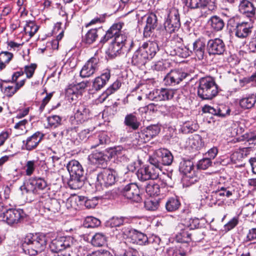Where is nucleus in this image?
<instances>
[{
  "instance_id": "obj_1",
  "label": "nucleus",
  "mask_w": 256,
  "mask_h": 256,
  "mask_svg": "<svg viewBox=\"0 0 256 256\" xmlns=\"http://www.w3.org/2000/svg\"><path fill=\"white\" fill-rule=\"evenodd\" d=\"M46 243V238L44 234L29 233L24 238L22 246L26 253L36 256L45 249Z\"/></svg>"
},
{
  "instance_id": "obj_2",
  "label": "nucleus",
  "mask_w": 256,
  "mask_h": 256,
  "mask_svg": "<svg viewBox=\"0 0 256 256\" xmlns=\"http://www.w3.org/2000/svg\"><path fill=\"white\" fill-rule=\"evenodd\" d=\"M218 92V86L213 78L206 76L198 80L197 94L201 99L212 100Z\"/></svg>"
},
{
  "instance_id": "obj_3",
  "label": "nucleus",
  "mask_w": 256,
  "mask_h": 256,
  "mask_svg": "<svg viewBox=\"0 0 256 256\" xmlns=\"http://www.w3.org/2000/svg\"><path fill=\"white\" fill-rule=\"evenodd\" d=\"M22 194L32 193L41 194L50 190L47 182L41 177H33L20 188Z\"/></svg>"
},
{
  "instance_id": "obj_4",
  "label": "nucleus",
  "mask_w": 256,
  "mask_h": 256,
  "mask_svg": "<svg viewBox=\"0 0 256 256\" xmlns=\"http://www.w3.org/2000/svg\"><path fill=\"white\" fill-rule=\"evenodd\" d=\"M116 172L110 168H104L94 176L96 178V187L98 190L102 186L108 187L114 184L116 182Z\"/></svg>"
},
{
  "instance_id": "obj_5",
  "label": "nucleus",
  "mask_w": 256,
  "mask_h": 256,
  "mask_svg": "<svg viewBox=\"0 0 256 256\" xmlns=\"http://www.w3.org/2000/svg\"><path fill=\"white\" fill-rule=\"evenodd\" d=\"M173 156L167 149L160 148L150 158V162L159 166L161 169L163 165L170 166L173 161Z\"/></svg>"
},
{
  "instance_id": "obj_6",
  "label": "nucleus",
  "mask_w": 256,
  "mask_h": 256,
  "mask_svg": "<svg viewBox=\"0 0 256 256\" xmlns=\"http://www.w3.org/2000/svg\"><path fill=\"white\" fill-rule=\"evenodd\" d=\"M164 24L166 30L170 34L174 32L179 30L180 22L178 9L172 8L168 10L167 18Z\"/></svg>"
},
{
  "instance_id": "obj_7",
  "label": "nucleus",
  "mask_w": 256,
  "mask_h": 256,
  "mask_svg": "<svg viewBox=\"0 0 256 256\" xmlns=\"http://www.w3.org/2000/svg\"><path fill=\"white\" fill-rule=\"evenodd\" d=\"M50 250L55 254L64 252L74 247V238L71 236H61L52 240L49 246Z\"/></svg>"
},
{
  "instance_id": "obj_8",
  "label": "nucleus",
  "mask_w": 256,
  "mask_h": 256,
  "mask_svg": "<svg viewBox=\"0 0 256 256\" xmlns=\"http://www.w3.org/2000/svg\"><path fill=\"white\" fill-rule=\"evenodd\" d=\"M26 214L20 208H8L3 212V220L10 226L22 222Z\"/></svg>"
},
{
  "instance_id": "obj_9",
  "label": "nucleus",
  "mask_w": 256,
  "mask_h": 256,
  "mask_svg": "<svg viewBox=\"0 0 256 256\" xmlns=\"http://www.w3.org/2000/svg\"><path fill=\"white\" fill-rule=\"evenodd\" d=\"M120 192L124 197L132 202H140L142 200L140 188L136 183L132 182L126 185Z\"/></svg>"
},
{
  "instance_id": "obj_10",
  "label": "nucleus",
  "mask_w": 256,
  "mask_h": 256,
  "mask_svg": "<svg viewBox=\"0 0 256 256\" xmlns=\"http://www.w3.org/2000/svg\"><path fill=\"white\" fill-rule=\"evenodd\" d=\"M44 134L43 132L40 131L35 132L22 140V149L28 152L36 150L44 140Z\"/></svg>"
},
{
  "instance_id": "obj_11",
  "label": "nucleus",
  "mask_w": 256,
  "mask_h": 256,
  "mask_svg": "<svg viewBox=\"0 0 256 256\" xmlns=\"http://www.w3.org/2000/svg\"><path fill=\"white\" fill-rule=\"evenodd\" d=\"M99 66L100 58L96 53L82 66L80 72V76L86 78L92 76L98 70Z\"/></svg>"
},
{
  "instance_id": "obj_12",
  "label": "nucleus",
  "mask_w": 256,
  "mask_h": 256,
  "mask_svg": "<svg viewBox=\"0 0 256 256\" xmlns=\"http://www.w3.org/2000/svg\"><path fill=\"white\" fill-rule=\"evenodd\" d=\"M207 50L210 56H223L226 53V46L220 38L211 39L207 43Z\"/></svg>"
},
{
  "instance_id": "obj_13",
  "label": "nucleus",
  "mask_w": 256,
  "mask_h": 256,
  "mask_svg": "<svg viewBox=\"0 0 256 256\" xmlns=\"http://www.w3.org/2000/svg\"><path fill=\"white\" fill-rule=\"evenodd\" d=\"M130 232L131 234L130 237L132 242L136 244L145 246L152 243L154 242H156V243H159L160 242V238L156 236H152L148 238L144 234L135 230L132 232L130 231Z\"/></svg>"
},
{
  "instance_id": "obj_14",
  "label": "nucleus",
  "mask_w": 256,
  "mask_h": 256,
  "mask_svg": "<svg viewBox=\"0 0 256 256\" xmlns=\"http://www.w3.org/2000/svg\"><path fill=\"white\" fill-rule=\"evenodd\" d=\"M188 76L187 72L182 70H172L165 76L164 82L166 86H174L179 84Z\"/></svg>"
},
{
  "instance_id": "obj_15",
  "label": "nucleus",
  "mask_w": 256,
  "mask_h": 256,
  "mask_svg": "<svg viewBox=\"0 0 256 256\" xmlns=\"http://www.w3.org/2000/svg\"><path fill=\"white\" fill-rule=\"evenodd\" d=\"M254 22V20H249L237 23L234 29L235 36L240 38L248 37L252 34Z\"/></svg>"
},
{
  "instance_id": "obj_16",
  "label": "nucleus",
  "mask_w": 256,
  "mask_h": 256,
  "mask_svg": "<svg viewBox=\"0 0 256 256\" xmlns=\"http://www.w3.org/2000/svg\"><path fill=\"white\" fill-rule=\"evenodd\" d=\"M110 142V138L106 132H100L91 136L89 140L90 148H102Z\"/></svg>"
},
{
  "instance_id": "obj_17",
  "label": "nucleus",
  "mask_w": 256,
  "mask_h": 256,
  "mask_svg": "<svg viewBox=\"0 0 256 256\" xmlns=\"http://www.w3.org/2000/svg\"><path fill=\"white\" fill-rule=\"evenodd\" d=\"M204 236L202 232L199 230L194 232L193 234L188 232L186 230H182L177 236V238L178 242H180L188 243L190 241L200 242L204 239Z\"/></svg>"
},
{
  "instance_id": "obj_18",
  "label": "nucleus",
  "mask_w": 256,
  "mask_h": 256,
  "mask_svg": "<svg viewBox=\"0 0 256 256\" xmlns=\"http://www.w3.org/2000/svg\"><path fill=\"white\" fill-rule=\"evenodd\" d=\"M238 10L240 13L248 18L249 20H254L256 8L252 2L248 0H240Z\"/></svg>"
},
{
  "instance_id": "obj_19",
  "label": "nucleus",
  "mask_w": 256,
  "mask_h": 256,
  "mask_svg": "<svg viewBox=\"0 0 256 256\" xmlns=\"http://www.w3.org/2000/svg\"><path fill=\"white\" fill-rule=\"evenodd\" d=\"M140 48L145 52L146 56L150 60L154 56L158 50V43L153 41L144 42Z\"/></svg>"
},
{
  "instance_id": "obj_20",
  "label": "nucleus",
  "mask_w": 256,
  "mask_h": 256,
  "mask_svg": "<svg viewBox=\"0 0 256 256\" xmlns=\"http://www.w3.org/2000/svg\"><path fill=\"white\" fill-rule=\"evenodd\" d=\"M110 77V71L108 69L104 70L99 76L94 78L92 83V88L96 90H99L102 88L108 81Z\"/></svg>"
},
{
  "instance_id": "obj_21",
  "label": "nucleus",
  "mask_w": 256,
  "mask_h": 256,
  "mask_svg": "<svg viewBox=\"0 0 256 256\" xmlns=\"http://www.w3.org/2000/svg\"><path fill=\"white\" fill-rule=\"evenodd\" d=\"M158 26V18L156 15L151 13L148 16L146 20V25L144 28V36L146 38L150 37L152 32Z\"/></svg>"
},
{
  "instance_id": "obj_22",
  "label": "nucleus",
  "mask_w": 256,
  "mask_h": 256,
  "mask_svg": "<svg viewBox=\"0 0 256 256\" xmlns=\"http://www.w3.org/2000/svg\"><path fill=\"white\" fill-rule=\"evenodd\" d=\"M190 47L192 49V54L194 53L198 60H202L204 58L206 54V45L204 42L200 40H197L192 43Z\"/></svg>"
},
{
  "instance_id": "obj_23",
  "label": "nucleus",
  "mask_w": 256,
  "mask_h": 256,
  "mask_svg": "<svg viewBox=\"0 0 256 256\" xmlns=\"http://www.w3.org/2000/svg\"><path fill=\"white\" fill-rule=\"evenodd\" d=\"M145 52L142 51L139 48L134 54L132 58V64L138 67L144 66L150 60L145 54Z\"/></svg>"
},
{
  "instance_id": "obj_24",
  "label": "nucleus",
  "mask_w": 256,
  "mask_h": 256,
  "mask_svg": "<svg viewBox=\"0 0 256 256\" xmlns=\"http://www.w3.org/2000/svg\"><path fill=\"white\" fill-rule=\"evenodd\" d=\"M216 198L219 200H226V198H230L234 193L235 190L232 187L222 186L217 190L212 192Z\"/></svg>"
},
{
  "instance_id": "obj_25",
  "label": "nucleus",
  "mask_w": 256,
  "mask_h": 256,
  "mask_svg": "<svg viewBox=\"0 0 256 256\" xmlns=\"http://www.w3.org/2000/svg\"><path fill=\"white\" fill-rule=\"evenodd\" d=\"M70 178L68 182V186L73 190L80 188L84 184L85 176L84 174L82 176L70 175Z\"/></svg>"
},
{
  "instance_id": "obj_26",
  "label": "nucleus",
  "mask_w": 256,
  "mask_h": 256,
  "mask_svg": "<svg viewBox=\"0 0 256 256\" xmlns=\"http://www.w3.org/2000/svg\"><path fill=\"white\" fill-rule=\"evenodd\" d=\"M90 110L84 105L78 106L74 114V118L82 124L90 118Z\"/></svg>"
},
{
  "instance_id": "obj_27",
  "label": "nucleus",
  "mask_w": 256,
  "mask_h": 256,
  "mask_svg": "<svg viewBox=\"0 0 256 256\" xmlns=\"http://www.w3.org/2000/svg\"><path fill=\"white\" fill-rule=\"evenodd\" d=\"M121 85V82L120 80H116L99 96L97 100L98 101L101 103L103 102L108 96L119 89Z\"/></svg>"
},
{
  "instance_id": "obj_28",
  "label": "nucleus",
  "mask_w": 256,
  "mask_h": 256,
  "mask_svg": "<svg viewBox=\"0 0 256 256\" xmlns=\"http://www.w3.org/2000/svg\"><path fill=\"white\" fill-rule=\"evenodd\" d=\"M166 184V182L160 180H158V183L151 182L149 183L146 188V192L150 196H157L160 194V185L162 187H164Z\"/></svg>"
},
{
  "instance_id": "obj_29",
  "label": "nucleus",
  "mask_w": 256,
  "mask_h": 256,
  "mask_svg": "<svg viewBox=\"0 0 256 256\" xmlns=\"http://www.w3.org/2000/svg\"><path fill=\"white\" fill-rule=\"evenodd\" d=\"M70 175L82 176L84 174V170L80 162L75 160H72L66 164Z\"/></svg>"
},
{
  "instance_id": "obj_30",
  "label": "nucleus",
  "mask_w": 256,
  "mask_h": 256,
  "mask_svg": "<svg viewBox=\"0 0 256 256\" xmlns=\"http://www.w3.org/2000/svg\"><path fill=\"white\" fill-rule=\"evenodd\" d=\"M124 124L133 130H138L141 124L135 113H131L126 115L124 120Z\"/></svg>"
},
{
  "instance_id": "obj_31",
  "label": "nucleus",
  "mask_w": 256,
  "mask_h": 256,
  "mask_svg": "<svg viewBox=\"0 0 256 256\" xmlns=\"http://www.w3.org/2000/svg\"><path fill=\"white\" fill-rule=\"evenodd\" d=\"M256 102V95L254 94L244 96L239 101L240 106L243 109L252 108Z\"/></svg>"
},
{
  "instance_id": "obj_32",
  "label": "nucleus",
  "mask_w": 256,
  "mask_h": 256,
  "mask_svg": "<svg viewBox=\"0 0 256 256\" xmlns=\"http://www.w3.org/2000/svg\"><path fill=\"white\" fill-rule=\"evenodd\" d=\"M208 24L212 30L214 32L222 30L224 26V20L217 16H212L208 21Z\"/></svg>"
},
{
  "instance_id": "obj_33",
  "label": "nucleus",
  "mask_w": 256,
  "mask_h": 256,
  "mask_svg": "<svg viewBox=\"0 0 256 256\" xmlns=\"http://www.w3.org/2000/svg\"><path fill=\"white\" fill-rule=\"evenodd\" d=\"M160 130V127L158 124L150 125L143 130L144 136L147 142L150 141L154 137L158 134Z\"/></svg>"
},
{
  "instance_id": "obj_34",
  "label": "nucleus",
  "mask_w": 256,
  "mask_h": 256,
  "mask_svg": "<svg viewBox=\"0 0 256 256\" xmlns=\"http://www.w3.org/2000/svg\"><path fill=\"white\" fill-rule=\"evenodd\" d=\"M180 206V202L177 197H171L168 198L165 208L168 212H174L178 210Z\"/></svg>"
},
{
  "instance_id": "obj_35",
  "label": "nucleus",
  "mask_w": 256,
  "mask_h": 256,
  "mask_svg": "<svg viewBox=\"0 0 256 256\" xmlns=\"http://www.w3.org/2000/svg\"><path fill=\"white\" fill-rule=\"evenodd\" d=\"M78 201L80 206H84L87 208H94L98 204V199L96 197L88 199L84 196H78Z\"/></svg>"
},
{
  "instance_id": "obj_36",
  "label": "nucleus",
  "mask_w": 256,
  "mask_h": 256,
  "mask_svg": "<svg viewBox=\"0 0 256 256\" xmlns=\"http://www.w3.org/2000/svg\"><path fill=\"white\" fill-rule=\"evenodd\" d=\"M14 58L12 52L2 51L0 52V70L4 69Z\"/></svg>"
},
{
  "instance_id": "obj_37",
  "label": "nucleus",
  "mask_w": 256,
  "mask_h": 256,
  "mask_svg": "<svg viewBox=\"0 0 256 256\" xmlns=\"http://www.w3.org/2000/svg\"><path fill=\"white\" fill-rule=\"evenodd\" d=\"M179 170L184 175L194 172L192 162L190 160H182L180 163Z\"/></svg>"
},
{
  "instance_id": "obj_38",
  "label": "nucleus",
  "mask_w": 256,
  "mask_h": 256,
  "mask_svg": "<svg viewBox=\"0 0 256 256\" xmlns=\"http://www.w3.org/2000/svg\"><path fill=\"white\" fill-rule=\"evenodd\" d=\"M192 48L190 44L186 46L180 45L174 49V54L181 58H186L192 54Z\"/></svg>"
},
{
  "instance_id": "obj_39",
  "label": "nucleus",
  "mask_w": 256,
  "mask_h": 256,
  "mask_svg": "<svg viewBox=\"0 0 256 256\" xmlns=\"http://www.w3.org/2000/svg\"><path fill=\"white\" fill-rule=\"evenodd\" d=\"M44 208L48 211L56 213L60 210V205L58 200L49 198L46 200Z\"/></svg>"
},
{
  "instance_id": "obj_40",
  "label": "nucleus",
  "mask_w": 256,
  "mask_h": 256,
  "mask_svg": "<svg viewBox=\"0 0 256 256\" xmlns=\"http://www.w3.org/2000/svg\"><path fill=\"white\" fill-rule=\"evenodd\" d=\"M107 240L106 235L102 232H97L92 236L91 242L92 244L96 247L102 246L104 245Z\"/></svg>"
},
{
  "instance_id": "obj_41",
  "label": "nucleus",
  "mask_w": 256,
  "mask_h": 256,
  "mask_svg": "<svg viewBox=\"0 0 256 256\" xmlns=\"http://www.w3.org/2000/svg\"><path fill=\"white\" fill-rule=\"evenodd\" d=\"M150 163L147 166L149 180H157L159 178V174L162 169L156 165Z\"/></svg>"
},
{
  "instance_id": "obj_42",
  "label": "nucleus",
  "mask_w": 256,
  "mask_h": 256,
  "mask_svg": "<svg viewBox=\"0 0 256 256\" xmlns=\"http://www.w3.org/2000/svg\"><path fill=\"white\" fill-rule=\"evenodd\" d=\"M123 46L112 41L108 49L109 54L111 56H115L123 54Z\"/></svg>"
},
{
  "instance_id": "obj_43",
  "label": "nucleus",
  "mask_w": 256,
  "mask_h": 256,
  "mask_svg": "<svg viewBox=\"0 0 256 256\" xmlns=\"http://www.w3.org/2000/svg\"><path fill=\"white\" fill-rule=\"evenodd\" d=\"M98 37V29L92 28L84 36V42L88 44H92L96 40Z\"/></svg>"
},
{
  "instance_id": "obj_44",
  "label": "nucleus",
  "mask_w": 256,
  "mask_h": 256,
  "mask_svg": "<svg viewBox=\"0 0 256 256\" xmlns=\"http://www.w3.org/2000/svg\"><path fill=\"white\" fill-rule=\"evenodd\" d=\"M92 158L95 160V163L105 166L106 164L108 156L102 152H96L92 154Z\"/></svg>"
},
{
  "instance_id": "obj_45",
  "label": "nucleus",
  "mask_w": 256,
  "mask_h": 256,
  "mask_svg": "<svg viewBox=\"0 0 256 256\" xmlns=\"http://www.w3.org/2000/svg\"><path fill=\"white\" fill-rule=\"evenodd\" d=\"M132 138V144L134 145L140 146L144 143L148 142L147 140H146L143 130L134 134Z\"/></svg>"
},
{
  "instance_id": "obj_46",
  "label": "nucleus",
  "mask_w": 256,
  "mask_h": 256,
  "mask_svg": "<svg viewBox=\"0 0 256 256\" xmlns=\"http://www.w3.org/2000/svg\"><path fill=\"white\" fill-rule=\"evenodd\" d=\"M158 92L160 95V101L171 100L174 97V94L173 90L164 88L159 89Z\"/></svg>"
},
{
  "instance_id": "obj_47",
  "label": "nucleus",
  "mask_w": 256,
  "mask_h": 256,
  "mask_svg": "<svg viewBox=\"0 0 256 256\" xmlns=\"http://www.w3.org/2000/svg\"><path fill=\"white\" fill-rule=\"evenodd\" d=\"M38 30V26L32 21L27 22L24 27V31L26 34H28L30 38L34 36Z\"/></svg>"
},
{
  "instance_id": "obj_48",
  "label": "nucleus",
  "mask_w": 256,
  "mask_h": 256,
  "mask_svg": "<svg viewBox=\"0 0 256 256\" xmlns=\"http://www.w3.org/2000/svg\"><path fill=\"white\" fill-rule=\"evenodd\" d=\"M168 256H186V252L181 246L170 247L166 250Z\"/></svg>"
},
{
  "instance_id": "obj_49",
  "label": "nucleus",
  "mask_w": 256,
  "mask_h": 256,
  "mask_svg": "<svg viewBox=\"0 0 256 256\" xmlns=\"http://www.w3.org/2000/svg\"><path fill=\"white\" fill-rule=\"evenodd\" d=\"M124 25V22H118L114 24L110 28L107 30L110 35H112V37L117 36L124 32L122 30V29Z\"/></svg>"
},
{
  "instance_id": "obj_50",
  "label": "nucleus",
  "mask_w": 256,
  "mask_h": 256,
  "mask_svg": "<svg viewBox=\"0 0 256 256\" xmlns=\"http://www.w3.org/2000/svg\"><path fill=\"white\" fill-rule=\"evenodd\" d=\"M198 128V124L194 122H185L182 128V131L183 133H192L196 130Z\"/></svg>"
},
{
  "instance_id": "obj_51",
  "label": "nucleus",
  "mask_w": 256,
  "mask_h": 256,
  "mask_svg": "<svg viewBox=\"0 0 256 256\" xmlns=\"http://www.w3.org/2000/svg\"><path fill=\"white\" fill-rule=\"evenodd\" d=\"M100 224V221L97 218L92 216L86 218L84 222V226L87 228H94Z\"/></svg>"
},
{
  "instance_id": "obj_52",
  "label": "nucleus",
  "mask_w": 256,
  "mask_h": 256,
  "mask_svg": "<svg viewBox=\"0 0 256 256\" xmlns=\"http://www.w3.org/2000/svg\"><path fill=\"white\" fill-rule=\"evenodd\" d=\"M48 125L53 128H56L61 125L62 118L58 115H52L47 118Z\"/></svg>"
},
{
  "instance_id": "obj_53",
  "label": "nucleus",
  "mask_w": 256,
  "mask_h": 256,
  "mask_svg": "<svg viewBox=\"0 0 256 256\" xmlns=\"http://www.w3.org/2000/svg\"><path fill=\"white\" fill-rule=\"evenodd\" d=\"M159 206V201L156 199H148L144 202V207L148 210H156L158 208Z\"/></svg>"
},
{
  "instance_id": "obj_54",
  "label": "nucleus",
  "mask_w": 256,
  "mask_h": 256,
  "mask_svg": "<svg viewBox=\"0 0 256 256\" xmlns=\"http://www.w3.org/2000/svg\"><path fill=\"white\" fill-rule=\"evenodd\" d=\"M124 217L114 216L106 222V225L111 228L120 226L124 224Z\"/></svg>"
},
{
  "instance_id": "obj_55",
  "label": "nucleus",
  "mask_w": 256,
  "mask_h": 256,
  "mask_svg": "<svg viewBox=\"0 0 256 256\" xmlns=\"http://www.w3.org/2000/svg\"><path fill=\"white\" fill-rule=\"evenodd\" d=\"M136 176L138 179L142 182L149 180L147 166H144L139 168L136 172Z\"/></svg>"
},
{
  "instance_id": "obj_56",
  "label": "nucleus",
  "mask_w": 256,
  "mask_h": 256,
  "mask_svg": "<svg viewBox=\"0 0 256 256\" xmlns=\"http://www.w3.org/2000/svg\"><path fill=\"white\" fill-rule=\"evenodd\" d=\"M216 0H202V10L208 9V11H212L216 8Z\"/></svg>"
},
{
  "instance_id": "obj_57",
  "label": "nucleus",
  "mask_w": 256,
  "mask_h": 256,
  "mask_svg": "<svg viewBox=\"0 0 256 256\" xmlns=\"http://www.w3.org/2000/svg\"><path fill=\"white\" fill-rule=\"evenodd\" d=\"M78 92L77 86L70 84L68 86L66 90V94L68 97L70 98L72 100L77 97L76 94Z\"/></svg>"
},
{
  "instance_id": "obj_58",
  "label": "nucleus",
  "mask_w": 256,
  "mask_h": 256,
  "mask_svg": "<svg viewBox=\"0 0 256 256\" xmlns=\"http://www.w3.org/2000/svg\"><path fill=\"white\" fill-rule=\"evenodd\" d=\"M196 182V178L193 176L192 174L184 175L182 178L183 186L186 187H188L192 184H194Z\"/></svg>"
},
{
  "instance_id": "obj_59",
  "label": "nucleus",
  "mask_w": 256,
  "mask_h": 256,
  "mask_svg": "<svg viewBox=\"0 0 256 256\" xmlns=\"http://www.w3.org/2000/svg\"><path fill=\"white\" fill-rule=\"evenodd\" d=\"M202 0H184L185 5L192 9L200 8L202 9Z\"/></svg>"
},
{
  "instance_id": "obj_60",
  "label": "nucleus",
  "mask_w": 256,
  "mask_h": 256,
  "mask_svg": "<svg viewBox=\"0 0 256 256\" xmlns=\"http://www.w3.org/2000/svg\"><path fill=\"white\" fill-rule=\"evenodd\" d=\"M114 37V38L113 41L116 42V44H118L120 45H124L125 42L129 40L128 38L127 34L124 32Z\"/></svg>"
},
{
  "instance_id": "obj_61",
  "label": "nucleus",
  "mask_w": 256,
  "mask_h": 256,
  "mask_svg": "<svg viewBox=\"0 0 256 256\" xmlns=\"http://www.w3.org/2000/svg\"><path fill=\"white\" fill-rule=\"evenodd\" d=\"M36 160L28 161L26 164V174L27 176H31L36 168Z\"/></svg>"
},
{
  "instance_id": "obj_62",
  "label": "nucleus",
  "mask_w": 256,
  "mask_h": 256,
  "mask_svg": "<svg viewBox=\"0 0 256 256\" xmlns=\"http://www.w3.org/2000/svg\"><path fill=\"white\" fill-rule=\"evenodd\" d=\"M211 160L206 157L200 160L198 164V168L200 170H206L212 164Z\"/></svg>"
},
{
  "instance_id": "obj_63",
  "label": "nucleus",
  "mask_w": 256,
  "mask_h": 256,
  "mask_svg": "<svg viewBox=\"0 0 256 256\" xmlns=\"http://www.w3.org/2000/svg\"><path fill=\"white\" fill-rule=\"evenodd\" d=\"M36 66H37L35 64H32L24 66V72L26 74L27 78H30L33 76Z\"/></svg>"
},
{
  "instance_id": "obj_64",
  "label": "nucleus",
  "mask_w": 256,
  "mask_h": 256,
  "mask_svg": "<svg viewBox=\"0 0 256 256\" xmlns=\"http://www.w3.org/2000/svg\"><path fill=\"white\" fill-rule=\"evenodd\" d=\"M192 142V146L198 150L204 146V142L202 141V138L196 136L190 140Z\"/></svg>"
}]
</instances>
